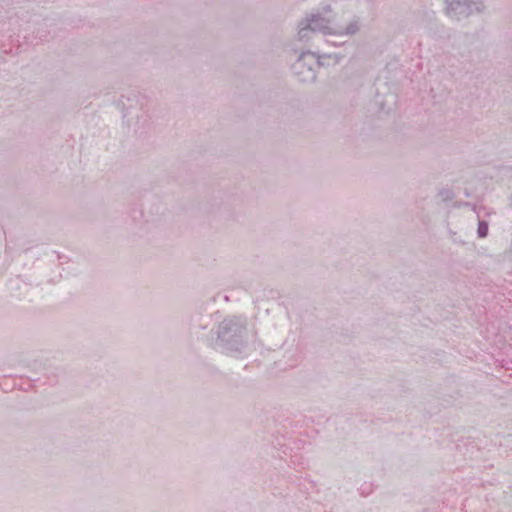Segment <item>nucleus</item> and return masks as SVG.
Returning <instances> with one entry per match:
<instances>
[{
    "label": "nucleus",
    "instance_id": "nucleus-1",
    "mask_svg": "<svg viewBox=\"0 0 512 512\" xmlns=\"http://www.w3.org/2000/svg\"><path fill=\"white\" fill-rule=\"evenodd\" d=\"M360 28V19L355 16L342 14L330 18L324 14H315L300 22L297 36L300 41H315L317 43L322 38L341 41L344 37L358 33Z\"/></svg>",
    "mask_w": 512,
    "mask_h": 512
},
{
    "label": "nucleus",
    "instance_id": "nucleus-2",
    "mask_svg": "<svg viewBox=\"0 0 512 512\" xmlns=\"http://www.w3.org/2000/svg\"><path fill=\"white\" fill-rule=\"evenodd\" d=\"M485 10L483 0H445L444 12L453 20H462Z\"/></svg>",
    "mask_w": 512,
    "mask_h": 512
},
{
    "label": "nucleus",
    "instance_id": "nucleus-3",
    "mask_svg": "<svg viewBox=\"0 0 512 512\" xmlns=\"http://www.w3.org/2000/svg\"><path fill=\"white\" fill-rule=\"evenodd\" d=\"M317 58L314 53L303 52L292 66L295 77L301 82H312L316 79L315 66Z\"/></svg>",
    "mask_w": 512,
    "mask_h": 512
},
{
    "label": "nucleus",
    "instance_id": "nucleus-4",
    "mask_svg": "<svg viewBox=\"0 0 512 512\" xmlns=\"http://www.w3.org/2000/svg\"><path fill=\"white\" fill-rule=\"evenodd\" d=\"M312 46L316 48V51L313 52L317 58V66H323V67H331L337 65L342 59L343 55L339 53L329 52L324 47H322V44L324 42H332L335 44L336 42L329 39V38H322V40L317 43L315 41H310Z\"/></svg>",
    "mask_w": 512,
    "mask_h": 512
},
{
    "label": "nucleus",
    "instance_id": "nucleus-5",
    "mask_svg": "<svg viewBox=\"0 0 512 512\" xmlns=\"http://www.w3.org/2000/svg\"><path fill=\"white\" fill-rule=\"evenodd\" d=\"M375 102L381 111L384 113H390L396 108L397 95L391 92L389 87L384 84L381 87V91H378Z\"/></svg>",
    "mask_w": 512,
    "mask_h": 512
},
{
    "label": "nucleus",
    "instance_id": "nucleus-6",
    "mask_svg": "<svg viewBox=\"0 0 512 512\" xmlns=\"http://www.w3.org/2000/svg\"><path fill=\"white\" fill-rule=\"evenodd\" d=\"M477 234L480 238H485L488 234V223L485 221H479Z\"/></svg>",
    "mask_w": 512,
    "mask_h": 512
}]
</instances>
